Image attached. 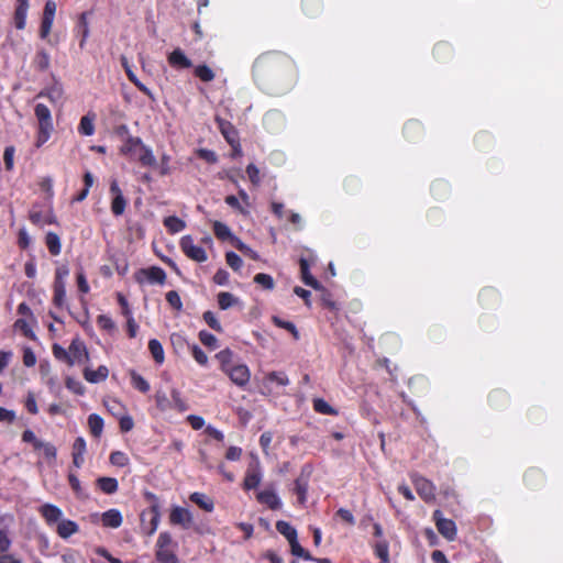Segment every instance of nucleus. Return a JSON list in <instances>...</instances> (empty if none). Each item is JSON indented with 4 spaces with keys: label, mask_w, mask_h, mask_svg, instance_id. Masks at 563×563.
Instances as JSON below:
<instances>
[{
    "label": "nucleus",
    "mask_w": 563,
    "mask_h": 563,
    "mask_svg": "<svg viewBox=\"0 0 563 563\" xmlns=\"http://www.w3.org/2000/svg\"><path fill=\"white\" fill-rule=\"evenodd\" d=\"M34 114L38 123V132L36 137V147L45 144L54 131L53 118L51 110L43 103H37L34 108Z\"/></svg>",
    "instance_id": "2"
},
{
    "label": "nucleus",
    "mask_w": 563,
    "mask_h": 563,
    "mask_svg": "<svg viewBox=\"0 0 563 563\" xmlns=\"http://www.w3.org/2000/svg\"><path fill=\"white\" fill-rule=\"evenodd\" d=\"M126 207V200L124 199L123 195H118L113 197V200L111 202V211L115 216H121Z\"/></svg>",
    "instance_id": "42"
},
{
    "label": "nucleus",
    "mask_w": 563,
    "mask_h": 563,
    "mask_svg": "<svg viewBox=\"0 0 563 563\" xmlns=\"http://www.w3.org/2000/svg\"><path fill=\"white\" fill-rule=\"evenodd\" d=\"M54 18L44 15L42 18L41 27H40V36L42 38H47L48 34L51 33L52 26H53Z\"/></svg>",
    "instance_id": "48"
},
{
    "label": "nucleus",
    "mask_w": 563,
    "mask_h": 563,
    "mask_svg": "<svg viewBox=\"0 0 563 563\" xmlns=\"http://www.w3.org/2000/svg\"><path fill=\"white\" fill-rule=\"evenodd\" d=\"M86 452V441L82 438H77L73 444V454L84 455Z\"/></svg>",
    "instance_id": "64"
},
{
    "label": "nucleus",
    "mask_w": 563,
    "mask_h": 563,
    "mask_svg": "<svg viewBox=\"0 0 563 563\" xmlns=\"http://www.w3.org/2000/svg\"><path fill=\"white\" fill-rule=\"evenodd\" d=\"M375 554L380 559L382 563L389 562L388 543L385 540L378 541L374 547Z\"/></svg>",
    "instance_id": "37"
},
{
    "label": "nucleus",
    "mask_w": 563,
    "mask_h": 563,
    "mask_svg": "<svg viewBox=\"0 0 563 563\" xmlns=\"http://www.w3.org/2000/svg\"><path fill=\"white\" fill-rule=\"evenodd\" d=\"M23 363L27 367H32L36 363V356L30 347H26L23 351Z\"/></svg>",
    "instance_id": "62"
},
{
    "label": "nucleus",
    "mask_w": 563,
    "mask_h": 563,
    "mask_svg": "<svg viewBox=\"0 0 563 563\" xmlns=\"http://www.w3.org/2000/svg\"><path fill=\"white\" fill-rule=\"evenodd\" d=\"M254 282L258 285H261L263 288L265 289H273L274 288V279L271 275L268 274H264V273H260L257 275H255L254 277Z\"/></svg>",
    "instance_id": "45"
},
{
    "label": "nucleus",
    "mask_w": 563,
    "mask_h": 563,
    "mask_svg": "<svg viewBox=\"0 0 563 563\" xmlns=\"http://www.w3.org/2000/svg\"><path fill=\"white\" fill-rule=\"evenodd\" d=\"M89 354L85 343L79 339H74L69 345V365L84 363L88 361Z\"/></svg>",
    "instance_id": "7"
},
{
    "label": "nucleus",
    "mask_w": 563,
    "mask_h": 563,
    "mask_svg": "<svg viewBox=\"0 0 563 563\" xmlns=\"http://www.w3.org/2000/svg\"><path fill=\"white\" fill-rule=\"evenodd\" d=\"M156 548H177V543L173 541L172 534L167 531L161 532L157 541Z\"/></svg>",
    "instance_id": "43"
},
{
    "label": "nucleus",
    "mask_w": 563,
    "mask_h": 563,
    "mask_svg": "<svg viewBox=\"0 0 563 563\" xmlns=\"http://www.w3.org/2000/svg\"><path fill=\"white\" fill-rule=\"evenodd\" d=\"M309 487V475L301 473L295 481L294 493L297 495L298 503L303 505L307 500Z\"/></svg>",
    "instance_id": "12"
},
{
    "label": "nucleus",
    "mask_w": 563,
    "mask_h": 563,
    "mask_svg": "<svg viewBox=\"0 0 563 563\" xmlns=\"http://www.w3.org/2000/svg\"><path fill=\"white\" fill-rule=\"evenodd\" d=\"M433 517L435 519L438 531L448 540L452 541L456 537V526L455 522L451 519H446L442 517V512L440 510H435L433 512Z\"/></svg>",
    "instance_id": "6"
},
{
    "label": "nucleus",
    "mask_w": 563,
    "mask_h": 563,
    "mask_svg": "<svg viewBox=\"0 0 563 563\" xmlns=\"http://www.w3.org/2000/svg\"><path fill=\"white\" fill-rule=\"evenodd\" d=\"M180 249L186 254L187 257L195 262H205L207 261L206 251L194 243V240L190 235H185L180 240Z\"/></svg>",
    "instance_id": "3"
},
{
    "label": "nucleus",
    "mask_w": 563,
    "mask_h": 563,
    "mask_svg": "<svg viewBox=\"0 0 563 563\" xmlns=\"http://www.w3.org/2000/svg\"><path fill=\"white\" fill-rule=\"evenodd\" d=\"M14 152L15 151H14L13 146H7L4 148L3 161H4L5 168L8 170H11L13 168Z\"/></svg>",
    "instance_id": "57"
},
{
    "label": "nucleus",
    "mask_w": 563,
    "mask_h": 563,
    "mask_svg": "<svg viewBox=\"0 0 563 563\" xmlns=\"http://www.w3.org/2000/svg\"><path fill=\"white\" fill-rule=\"evenodd\" d=\"M53 354L57 360L66 361L69 364V350L66 351L58 344L53 345Z\"/></svg>",
    "instance_id": "59"
},
{
    "label": "nucleus",
    "mask_w": 563,
    "mask_h": 563,
    "mask_svg": "<svg viewBox=\"0 0 563 563\" xmlns=\"http://www.w3.org/2000/svg\"><path fill=\"white\" fill-rule=\"evenodd\" d=\"M224 373L230 377L232 383L239 387L246 386L251 378L250 369L244 364L224 366Z\"/></svg>",
    "instance_id": "4"
},
{
    "label": "nucleus",
    "mask_w": 563,
    "mask_h": 563,
    "mask_svg": "<svg viewBox=\"0 0 563 563\" xmlns=\"http://www.w3.org/2000/svg\"><path fill=\"white\" fill-rule=\"evenodd\" d=\"M41 97H46L48 98L52 102L54 103H57L62 100L63 98V89L60 86L58 85H55L51 88H47L43 91H41L38 95H37V98H41Z\"/></svg>",
    "instance_id": "30"
},
{
    "label": "nucleus",
    "mask_w": 563,
    "mask_h": 563,
    "mask_svg": "<svg viewBox=\"0 0 563 563\" xmlns=\"http://www.w3.org/2000/svg\"><path fill=\"white\" fill-rule=\"evenodd\" d=\"M166 300L176 310H180L183 307L180 296L175 290H170L166 294Z\"/></svg>",
    "instance_id": "55"
},
{
    "label": "nucleus",
    "mask_w": 563,
    "mask_h": 563,
    "mask_svg": "<svg viewBox=\"0 0 563 563\" xmlns=\"http://www.w3.org/2000/svg\"><path fill=\"white\" fill-rule=\"evenodd\" d=\"M14 328L22 331V333L29 339H35V334L26 319H18L14 323Z\"/></svg>",
    "instance_id": "44"
},
{
    "label": "nucleus",
    "mask_w": 563,
    "mask_h": 563,
    "mask_svg": "<svg viewBox=\"0 0 563 563\" xmlns=\"http://www.w3.org/2000/svg\"><path fill=\"white\" fill-rule=\"evenodd\" d=\"M121 153L137 158L143 166L155 167L157 163L153 151L140 137L128 136Z\"/></svg>",
    "instance_id": "1"
},
{
    "label": "nucleus",
    "mask_w": 563,
    "mask_h": 563,
    "mask_svg": "<svg viewBox=\"0 0 563 563\" xmlns=\"http://www.w3.org/2000/svg\"><path fill=\"white\" fill-rule=\"evenodd\" d=\"M197 155L210 164H214L218 162L217 154L213 151L207 148H199L197 151Z\"/></svg>",
    "instance_id": "56"
},
{
    "label": "nucleus",
    "mask_w": 563,
    "mask_h": 563,
    "mask_svg": "<svg viewBox=\"0 0 563 563\" xmlns=\"http://www.w3.org/2000/svg\"><path fill=\"white\" fill-rule=\"evenodd\" d=\"M313 409L322 415H336V410L333 409L324 399L316 398L313 400Z\"/></svg>",
    "instance_id": "41"
},
{
    "label": "nucleus",
    "mask_w": 563,
    "mask_h": 563,
    "mask_svg": "<svg viewBox=\"0 0 563 563\" xmlns=\"http://www.w3.org/2000/svg\"><path fill=\"white\" fill-rule=\"evenodd\" d=\"M140 274L143 275L152 284H164L166 279L164 269L157 266L142 269Z\"/></svg>",
    "instance_id": "18"
},
{
    "label": "nucleus",
    "mask_w": 563,
    "mask_h": 563,
    "mask_svg": "<svg viewBox=\"0 0 563 563\" xmlns=\"http://www.w3.org/2000/svg\"><path fill=\"white\" fill-rule=\"evenodd\" d=\"M218 303L222 310H227L232 306L239 303V299L234 297L231 292L224 291L218 295Z\"/></svg>",
    "instance_id": "36"
},
{
    "label": "nucleus",
    "mask_w": 563,
    "mask_h": 563,
    "mask_svg": "<svg viewBox=\"0 0 563 563\" xmlns=\"http://www.w3.org/2000/svg\"><path fill=\"white\" fill-rule=\"evenodd\" d=\"M109 375V369L104 365H100L96 371L90 368H85L84 376L86 380L92 384H97L103 382Z\"/></svg>",
    "instance_id": "17"
},
{
    "label": "nucleus",
    "mask_w": 563,
    "mask_h": 563,
    "mask_svg": "<svg viewBox=\"0 0 563 563\" xmlns=\"http://www.w3.org/2000/svg\"><path fill=\"white\" fill-rule=\"evenodd\" d=\"M48 526L57 525L63 519V511L53 504H44L38 509Z\"/></svg>",
    "instance_id": "8"
},
{
    "label": "nucleus",
    "mask_w": 563,
    "mask_h": 563,
    "mask_svg": "<svg viewBox=\"0 0 563 563\" xmlns=\"http://www.w3.org/2000/svg\"><path fill=\"white\" fill-rule=\"evenodd\" d=\"M176 548H156L155 556L159 563H178L175 554Z\"/></svg>",
    "instance_id": "23"
},
{
    "label": "nucleus",
    "mask_w": 563,
    "mask_h": 563,
    "mask_svg": "<svg viewBox=\"0 0 563 563\" xmlns=\"http://www.w3.org/2000/svg\"><path fill=\"white\" fill-rule=\"evenodd\" d=\"M77 33H78V35H80L79 46L84 47L85 43L89 36V25H88L86 13H81L79 16V21L77 24Z\"/></svg>",
    "instance_id": "26"
},
{
    "label": "nucleus",
    "mask_w": 563,
    "mask_h": 563,
    "mask_svg": "<svg viewBox=\"0 0 563 563\" xmlns=\"http://www.w3.org/2000/svg\"><path fill=\"white\" fill-rule=\"evenodd\" d=\"M168 63L174 68H189L192 66L191 60L185 55L180 48L174 49L168 55Z\"/></svg>",
    "instance_id": "14"
},
{
    "label": "nucleus",
    "mask_w": 563,
    "mask_h": 563,
    "mask_svg": "<svg viewBox=\"0 0 563 563\" xmlns=\"http://www.w3.org/2000/svg\"><path fill=\"white\" fill-rule=\"evenodd\" d=\"M276 529L287 539L289 543L298 539L296 529L286 521H277Z\"/></svg>",
    "instance_id": "25"
},
{
    "label": "nucleus",
    "mask_w": 563,
    "mask_h": 563,
    "mask_svg": "<svg viewBox=\"0 0 563 563\" xmlns=\"http://www.w3.org/2000/svg\"><path fill=\"white\" fill-rule=\"evenodd\" d=\"M164 225L170 233H178L185 229L186 223L176 216H169L164 219Z\"/></svg>",
    "instance_id": "28"
},
{
    "label": "nucleus",
    "mask_w": 563,
    "mask_h": 563,
    "mask_svg": "<svg viewBox=\"0 0 563 563\" xmlns=\"http://www.w3.org/2000/svg\"><path fill=\"white\" fill-rule=\"evenodd\" d=\"M95 115L90 117L89 114L84 115L80 120L78 131L84 135H92L95 133L93 125Z\"/></svg>",
    "instance_id": "35"
},
{
    "label": "nucleus",
    "mask_w": 563,
    "mask_h": 563,
    "mask_svg": "<svg viewBox=\"0 0 563 563\" xmlns=\"http://www.w3.org/2000/svg\"><path fill=\"white\" fill-rule=\"evenodd\" d=\"M155 401H156L157 407L161 410H167V409L172 408V401L169 400V398L167 397V395L164 391H161V390L156 391Z\"/></svg>",
    "instance_id": "50"
},
{
    "label": "nucleus",
    "mask_w": 563,
    "mask_h": 563,
    "mask_svg": "<svg viewBox=\"0 0 563 563\" xmlns=\"http://www.w3.org/2000/svg\"><path fill=\"white\" fill-rule=\"evenodd\" d=\"M257 500L271 509H279L282 506L279 497L273 490H263L257 494Z\"/></svg>",
    "instance_id": "20"
},
{
    "label": "nucleus",
    "mask_w": 563,
    "mask_h": 563,
    "mask_svg": "<svg viewBox=\"0 0 563 563\" xmlns=\"http://www.w3.org/2000/svg\"><path fill=\"white\" fill-rule=\"evenodd\" d=\"M97 484L106 494H113L118 490V481L113 477H100L97 479Z\"/></svg>",
    "instance_id": "32"
},
{
    "label": "nucleus",
    "mask_w": 563,
    "mask_h": 563,
    "mask_svg": "<svg viewBox=\"0 0 563 563\" xmlns=\"http://www.w3.org/2000/svg\"><path fill=\"white\" fill-rule=\"evenodd\" d=\"M336 516L340 517L343 521H345L346 523H349L350 526H353L355 525V518L354 516L352 515V512L345 508H340L338 511H336Z\"/></svg>",
    "instance_id": "63"
},
{
    "label": "nucleus",
    "mask_w": 563,
    "mask_h": 563,
    "mask_svg": "<svg viewBox=\"0 0 563 563\" xmlns=\"http://www.w3.org/2000/svg\"><path fill=\"white\" fill-rule=\"evenodd\" d=\"M217 122H218V126H219L222 135L224 136V139L231 145L234 146V144L236 143V131L233 128V125L230 122L222 120V119H217Z\"/></svg>",
    "instance_id": "22"
},
{
    "label": "nucleus",
    "mask_w": 563,
    "mask_h": 563,
    "mask_svg": "<svg viewBox=\"0 0 563 563\" xmlns=\"http://www.w3.org/2000/svg\"><path fill=\"white\" fill-rule=\"evenodd\" d=\"M199 339L207 346L216 347L217 345V338L207 331H201L199 333Z\"/></svg>",
    "instance_id": "60"
},
{
    "label": "nucleus",
    "mask_w": 563,
    "mask_h": 563,
    "mask_svg": "<svg viewBox=\"0 0 563 563\" xmlns=\"http://www.w3.org/2000/svg\"><path fill=\"white\" fill-rule=\"evenodd\" d=\"M273 321L277 327L288 330L294 335V338L296 340L299 339V332L292 322L284 321L282 319H279L278 317H274Z\"/></svg>",
    "instance_id": "49"
},
{
    "label": "nucleus",
    "mask_w": 563,
    "mask_h": 563,
    "mask_svg": "<svg viewBox=\"0 0 563 563\" xmlns=\"http://www.w3.org/2000/svg\"><path fill=\"white\" fill-rule=\"evenodd\" d=\"M79 531V526L69 519H62L56 525V532L62 539H67Z\"/></svg>",
    "instance_id": "13"
},
{
    "label": "nucleus",
    "mask_w": 563,
    "mask_h": 563,
    "mask_svg": "<svg viewBox=\"0 0 563 563\" xmlns=\"http://www.w3.org/2000/svg\"><path fill=\"white\" fill-rule=\"evenodd\" d=\"M148 350L156 363L162 364L165 360L164 349L161 342L156 339H152L148 342Z\"/></svg>",
    "instance_id": "27"
},
{
    "label": "nucleus",
    "mask_w": 563,
    "mask_h": 563,
    "mask_svg": "<svg viewBox=\"0 0 563 563\" xmlns=\"http://www.w3.org/2000/svg\"><path fill=\"white\" fill-rule=\"evenodd\" d=\"M46 245L52 255H58L62 250L59 236L54 232L46 234Z\"/></svg>",
    "instance_id": "33"
},
{
    "label": "nucleus",
    "mask_w": 563,
    "mask_h": 563,
    "mask_svg": "<svg viewBox=\"0 0 563 563\" xmlns=\"http://www.w3.org/2000/svg\"><path fill=\"white\" fill-rule=\"evenodd\" d=\"M203 320L214 331H218V332L222 331V327H221L220 322L218 321L216 314L212 311H206L203 313Z\"/></svg>",
    "instance_id": "53"
},
{
    "label": "nucleus",
    "mask_w": 563,
    "mask_h": 563,
    "mask_svg": "<svg viewBox=\"0 0 563 563\" xmlns=\"http://www.w3.org/2000/svg\"><path fill=\"white\" fill-rule=\"evenodd\" d=\"M132 385L134 388L139 389L142 393H147L150 390V384L139 374H131Z\"/></svg>",
    "instance_id": "47"
},
{
    "label": "nucleus",
    "mask_w": 563,
    "mask_h": 563,
    "mask_svg": "<svg viewBox=\"0 0 563 563\" xmlns=\"http://www.w3.org/2000/svg\"><path fill=\"white\" fill-rule=\"evenodd\" d=\"M53 302L56 307L63 308L66 303V282H54Z\"/></svg>",
    "instance_id": "24"
},
{
    "label": "nucleus",
    "mask_w": 563,
    "mask_h": 563,
    "mask_svg": "<svg viewBox=\"0 0 563 563\" xmlns=\"http://www.w3.org/2000/svg\"><path fill=\"white\" fill-rule=\"evenodd\" d=\"M225 258L228 265L234 271H239L243 265L242 258L234 252H228Z\"/></svg>",
    "instance_id": "51"
},
{
    "label": "nucleus",
    "mask_w": 563,
    "mask_h": 563,
    "mask_svg": "<svg viewBox=\"0 0 563 563\" xmlns=\"http://www.w3.org/2000/svg\"><path fill=\"white\" fill-rule=\"evenodd\" d=\"M88 424H89V428H90V431H91L92 435L99 437L102 433V430H103V419L99 415L91 413L88 417Z\"/></svg>",
    "instance_id": "34"
},
{
    "label": "nucleus",
    "mask_w": 563,
    "mask_h": 563,
    "mask_svg": "<svg viewBox=\"0 0 563 563\" xmlns=\"http://www.w3.org/2000/svg\"><path fill=\"white\" fill-rule=\"evenodd\" d=\"M192 356L200 365H206L208 362L206 353L198 345L192 346Z\"/></svg>",
    "instance_id": "61"
},
{
    "label": "nucleus",
    "mask_w": 563,
    "mask_h": 563,
    "mask_svg": "<svg viewBox=\"0 0 563 563\" xmlns=\"http://www.w3.org/2000/svg\"><path fill=\"white\" fill-rule=\"evenodd\" d=\"M110 463L112 465L123 467V466L128 465L129 457L125 453H123L121 451H114L110 455Z\"/></svg>",
    "instance_id": "46"
},
{
    "label": "nucleus",
    "mask_w": 563,
    "mask_h": 563,
    "mask_svg": "<svg viewBox=\"0 0 563 563\" xmlns=\"http://www.w3.org/2000/svg\"><path fill=\"white\" fill-rule=\"evenodd\" d=\"M121 64L125 70L126 76L130 79V81L133 82L139 88V90H141L143 93H145L152 98L153 97L152 91L137 79L136 75L133 73V70L129 64V60L125 56H121Z\"/></svg>",
    "instance_id": "15"
},
{
    "label": "nucleus",
    "mask_w": 563,
    "mask_h": 563,
    "mask_svg": "<svg viewBox=\"0 0 563 563\" xmlns=\"http://www.w3.org/2000/svg\"><path fill=\"white\" fill-rule=\"evenodd\" d=\"M18 4L14 13V25L16 29L22 30L25 26L26 15L29 10L27 0H16Z\"/></svg>",
    "instance_id": "16"
},
{
    "label": "nucleus",
    "mask_w": 563,
    "mask_h": 563,
    "mask_svg": "<svg viewBox=\"0 0 563 563\" xmlns=\"http://www.w3.org/2000/svg\"><path fill=\"white\" fill-rule=\"evenodd\" d=\"M169 520L173 525H180L184 528H188L192 522V516L189 510L176 506L169 515Z\"/></svg>",
    "instance_id": "9"
},
{
    "label": "nucleus",
    "mask_w": 563,
    "mask_h": 563,
    "mask_svg": "<svg viewBox=\"0 0 563 563\" xmlns=\"http://www.w3.org/2000/svg\"><path fill=\"white\" fill-rule=\"evenodd\" d=\"M195 75L205 82L212 81L214 79L213 70L207 65H199L195 68Z\"/></svg>",
    "instance_id": "38"
},
{
    "label": "nucleus",
    "mask_w": 563,
    "mask_h": 563,
    "mask_svg": "<svg viewBox=\"0 0 563 563\" xmlns=\"http://www.w3.org/2000/svg\"><path fill=\"white\" fill-rule=\"evenodd\" d=\"M263 474L261 468V463L257 457H254L252 462L249 464L243 486L245 489L256 488L262 481Z\"/></svg>",
    "instance_id": "5"
},
{
    "label": "nucleus",
    "mask_w": 563,
    "mask_h": 563,
    "mask_svg": "<svg viewBox=\"0 0 563 563\" xmlns=\"http://www.w3.org/2000/svg\"><path fill=\"white\" fill-rule=\"evenodd\" d=\"M66 387L77 395H82L85 391L84 385L73 377H67Z\"/></svg>",
    "instance_id": "54"
},
{
    "label": "nucleus",
    "mask_w": 563,
    "mask_h": 563,
    "mask_svg": "<svg viewBox=\"0 0 563 563\" xmlns=\"http://www.w3.org/2000/svg\"><path fill=\"white\" fill-rule=\"evenodd\" d=\"M30 220L32 221V223L40 224V225L53 224L56 222V218L54 217V214L52 212L44 216L42 212L31 211Z\"/></svg>",
    "instance_id": "31"
},
{
    "label": "nucleus",
    "mask_w": 563,
    "mask_h": 563,
    "mask_svg": "<svg viewBox=\"0 0 563 563\" xmlns=\"http://www.w3.org/2000/svg\"><path fill=\"white\" fill-rule=\"evenodd\" d=\"M289 544H290V551H291L292 555L302 558L306 561L314 560V558L299 544L298 539L290 542Z\"/></svg>",
    "instance_id": "40"
},
{
    "label": "nucleus",
    "mask_w": 563,
    "mask_h": 563,
    "mask_svg": "<svg viewBox=\"0 0 563 563\" xmlns=\"http://www.w3.org/2000/svg\"><path fill=\"white\" fill-rule=\"evenodd\" d=\"M213 232H214L216 236L220 240H227V239L233 238L230 228L220 221H216L213 223Z\"/></svg>",
    "instance_id": "39"
},
{
    "label": "nucleus",
    "mask_w": 563,
    "mask_h": 563,
    "mask_svg": "<svg viewBox=\"0 0 563 563\" xmlns=\"http://www.w3.org/2000/svg\"><path fill=\"white\" fill-rule=\"evenodd\" d=\"M246 173H247V176L252 184H254V185L260 184V181H261L260 169L254 164H250L246 167Z\"/></svg>",
    "instance_id": "58"
},
{
    "label": "nucleus",
    "mask_w": 563,
    "mask_h": 563,
    "mask_svg": "<svg viewBox=\"0 0 563 563\" xmlns=\"http://www.w3.org/2000/svg\"><path fill=\"white\" fill-rule=\"evenodd\" d=\"M35 65L41 70H46L49 67V55L45 51L36 54Z\"/></svg>",
    "instance_id": "52"
},
{
    "label": "nucleus",
    "mask_w": 563,
    "mask_h": 563,
    "mask_svg": "<svg viewBox=\"0 0 563 563\" xmlns=\"http://www.w3.org/2000/svg\"><path fill=\"white\" fill-rule=\"evenodd\" d=\"M190 500L206 511L213 510V501L209 497H207L205 494L194 493L190 496Z\"/></svg>",
    "instance_id": "29"
},
{
    "label": "nucleus",
    "mask_w": 563,
    "mask_h": 563,
    "mask_svg": "<svg viewBox=\"0 0 563 563\" xmlns=\"http://www.w3.org/2000/svg\"><path fill=\"white\" fill-rule=\"evenodd\" d=\"M413 484L419 496L426 501L434 499V486L431 482L423 477H415Z\"/></svg>",
    "instance_id": "10"
},
{
    "label": "nucleus",
    "mask_w": 563,
    "mask_h": 563,
    "mask_svg": "<svg viewBox=\"0 0 563 563\" xmlns=\"http://www.w3.org/2000/svg\"><path fill=\"white\" fill-rule=\"evenodd\" d=\"M299 264H300V271H301V276H302L303 283L307 286L312 287L313 289H317V290L321 289L320 283L309 272L308 261L305 258H300Z\"/></svg>",
    "instance_id": "21"
},
{
    "label": "nucleus",
    "mask_w": 563,
    "mask_h": 563,
    "mask_svg": "<svg viewBox=\"0 0 563 563\" xmlns=\"http://www.w3.org/2000/svg\"><path fill=\"white\" fill-rule=\"evenodd\" d=\"M122 520V515L118 509H109L101 516L102 525L109 528H119Z\"/></svg>",
    "instance_id": "19"
},
{
    "label": "nucleus",
    "mask_w": 563,
    "mask_h": 563,
    "mask_svg": "<svg viewBox=\"0 0 563 563\" xmlns=\"http://www.w3.org/2000/svg\"><path fill=\"white\" fill-rule=\"evenodd\" d=\"M273 384H276L277 386H287L289 384V378L284 373L271 372L263 379V388L271 393L273 390Z\"/></svg>",
    "instance_id": "11"
}]
</instances>
